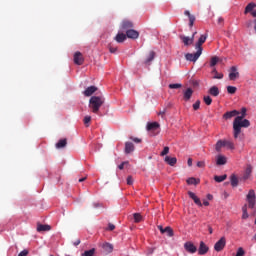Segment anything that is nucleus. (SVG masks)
Listing matches in <instances>:
<instances>
[{
	"label": "nucleus",
	"mask_w": 256,
	"mask_h": 256,
	"mask_svg": "<svg viewBox=\"0 0 256 256\" xmlns=\"http://www.w3.org/2000/svg\"><path fill=\"white\" fill-rule=\"evenodd\" d=\"M105 104V97L103 96H92L89 100V109L92 113H99V109Z\"/></svg>",
	"instance_id": "nucleus-1"
},
{
	"label": "nucleus",
	"mask_w": 256,
	"mask_h": 256,
	"mask_svg": "<svg viewBox=\"0 0 256 256\" xmlns=\"http://www.w3.org/2000/svg\"><path fill=\"white\" fill-rule=\"evenodd\" d=\"M251 126V122L249 120L244 119L243 121H240L236 124V122H233V131H234V139H237L239 135H241V128H247Z\"/></svg>",
	"instance_id": "nucleus-2"
},
{
	"label": "nucleus",
	"mask_w": 256,
	"mask_h": 256,
	"mask_svg": "<svg viewBox=\"0 0 256 256\" xmlns=\"http://www.w3.org/2000/svg\"><path fill=\"white\" fill-rule=\"evenodd\" d=\"M246 202L248 206V209H255L256 205V195L255 190L251 189L249 190L248 194L246 195Z\"/></svg>",
	"instance_id": "nucleus-3"
},
{
	"label": "nucleus",
	"mask_w": 256,
	"mask_h": 256,
	"mask_svg": "<svg viewBox=\"0 0 256 256\" xmlns=\"http://www.w3.org/2000/svg\"><path fill=\"white\" fill-rule=\"evenodd\" d=\"M226 245H227V240L225 239V237H221L219 241L215 243L214 250L219 253L223 251V249H225Z\"/></svg>",
	"instance_id": "nucleus-4"
},
{
	"label": "nucleus",
	"mask_w": 256,
	"mask_h": 256,
	"mask_svg": "<svg viewBox=\"0 0 256 256\" xmlns=\"http://www.w3.org/2000/svg\"><path fill=\"white\" fill-rule=\"evenodd\" d=\"M203 52H201L200 50H197L194 54L193 53H187L185 55V59L186 61H192L193 63H195L197 61V59H199V57H201Z\"/></svg>",
	"instance_id": "nucleus-5"
},
{
	"label": "nucleus",
	"mask_w": 256,
	"mask_h": 256,
	"mask_svg": "<svg viewBox=\"0 0 256 256\" xmlns=\"http://www.w3.org/2000/svg\"><path fill=\"white\" fill-rule=\"evenodd\" d=\"M252 173H253V166H251V164H248L246 166V169L244 170L243 176L240 178V181H248V179H251Z\"/></svg>",
	"instance_id": "nucleus-6"
},
{
	"label": "nucleus",
	"mask_w": 256,
	"mask_h": 256,
	"mask_svg": "<svg viewBox=\"0 0 256 256\" xmlns=\"http://www.w3.org/2000/svg\"><path fill=\"white\" fill-rule=\"evenodd\" d=\"M184 249L187 251V253H197V246H195V244H193L191 241H188L184 244Z\"/></svg>",
	"instance_id": "nucleus-7"
},
{
	"label": "nucleus",
	"mask_w": 256,
	"mask_h": 256,
	"mask_svg": "<svg viewBox=\"0 0 256 256\" xmlns=\"http://www.w3.org/2000/svg\"><path fill=\"white\" fill-rule=\"evenodd\" d=\"M206 41H207V35H206V34H205V35H201L200 38H199V40H198V42H197L196 45H195L196 51H199V50H200V52L203 53V47H202V45H203V43H205Z\"/></svg>",
	"instance_id": "nucleus-8"
},
{
	"label": "nucleus",
	"mask_w": 256,
	"mask_h": 256,
	"mask_svg": "<svg viewBox=\"0 0 256 256\" xmlns=\"http://www.w3.org/2000/svg\"><path fill=\"white\" fill-rule=\"evenodd\" d=\"M238 115H241V112L237 110L228 111L223 114V119H225V121H229V119H233V117H237Z\"/></svg>",
	"instance_id": "nucleus-9"
},
{
	"label": "nucleus",
	"mask_w": 256,
	"mask_h": 256,
	"mask_svg": "<svg viewBox=\"0 0 256 256\" xmlns=\"http://www.w3.org/2000/svg\"><path fill=\"white\" fill-rule=\"evenodd\" d=\"M74 63L75 65H83V63H85V58L81 52H75Z\"/></svg>",
	"instance_id": "nucleus-10"
},
{
	"label": "nucleus",
	"mask_w": 256,
	"mask_h": 256,
	"mask_svg": "<svg viewBox=\"0 0 256 256\" xmlns=\"http://www.w3.org/2000/svg\"><path fill=\"white\" fill-rule=\"evenodd\" d=\"M207 253H209V246L201 241L198 248V255H207Z\"/></svg>",
	"instance_id": "nucleus-11"
},
{
	"label": "nucleus",
	"mask_w": 256,
	"mask_h": 256,
	"mask_svg": "<svg viewBox=\"0 0 256 256\" xmlns=\"http://www.w3.org/2000/svg\"><path fill=\"white\" fill-rule=\"evenodd\" d=\"M120 29L121 31H129V29H133V22H131V20H123Z\"/></svg>",
	"instance_id": "nucleus-12"
},
{
	"label": "nucleus",
	"mask_w": 256,
	"mask_h": 256,
	"mask_svg": "<svg viewBox=\"0 0 256 256\" xmlns=\"http://www.w3.org/2000/svg\"><path fill=\"white\" fill-rule=\"evenodd\" d=\"M179 38L181 39L182 43L186 46L189 47V45H193L194 41L193 40V36L192 37H188L185 35H180Z\"/></svg>",
	"instance_id": "nucleus-13"
},
{
	"label": "nucleus",
	"mask_w": 256,
	"mask_h": 256,
	"mask_svg": "<svg viewBox=\"0 0 256 256\" xmlns=\"http://www.w3.org/2000/svg\"><path fill=\"white\" fill-rule=\"evenodd\" d=\"M229 79L230 81H235V79H239V72H237L236 66H232L230 68Z\"/></svg>",
	"instance_id": "nucleus-14"
},
{
	"label": "nucleus",
	"mask_w": 256,
	"mask_h": 256,
	"mask_svg": "<svg viewBox=\"0 0 256 256\" xmlns=\"http://www.w3.org/2000/svg\"><path fill=\"white\" fill-rule=\"evenodd\" d=\"M126 38L139 39V32L137 30L129 29L126 31Z\"/></svg>",
	"instance_id": "nucleus-15"
},
{
	"label": "nucleus",
	"mask_w": 256,
	"mask_h": 256,
	"mask_svg": "<svg viewBox=\"0 0 256 256\" xmlns=\"http://www.w3.org/2000/svg\"><path fill=\"white\" fill-rule=\"evenodd\" d=\"M98 90L97 86H89L88 88L85 89V91L83 92V95L85 97H91V95H93V93H95Z\"/></svg>",
	"instance_id": "nucleus-16"
},
{
	"label": "nucleus",
	"mask_w": 256,
	"mask_h": 256,
	"mask_svg": "<svg viewBox=\"0 0 256 256\" xmlns=\"http://www.w3.org/2000/svg\"><path fill=\"white\" fill-rule=\"evenodd\" d=\"M188 195H189L190 199H192L194 201V203L196 205H198V207H203V204L201 203V199H199V197H197V195L195 193L189 191Z\"/></svg>",
	"instance_id": "nucleus-17"
},
{
	"label": "nucleus",
	"mask_w": 256,
	"mask_h": 256,
	"mask_svg": "<svg viewBox=\"0 0 256 256\" xmlns=\"http://www.w3.org/2000/svg\"><path fill=\"white\" fill-rule=\"evenodd\" d=\"M124 151L126 155H129V153H133V151H135V145L133 144V142H126Z\"/></svg>",
	"instance_id": "nucleus-18"
},
{
	"label": "nucleus",
	"mask_w": 256,
	"mask_h": 256,
	"mask_svg": "<svg viewBox=\"0 0 256 256\" xmlns=\"http://www.w3.org/2000/svg\"><path fill=\"white\" fill-rule=\"evenodd\" d=\"M164 161H165V163L170 165V167H175V165H177V158H175V157L166 156L164 158Z\"/></svg>",
	"instance_id": "nucleus-19"
},
{
	"label": "nucleus",
	"mask_w": 256,
	"mask_h": 256,
	"mask_svg": "<svg viewBox=\"0 0 256 256\" xmlns=\"http://www.w3.org/2000/svg\"><path fill=\"white\" fill-rule=\"evenodd\" d=\"M184 15H186V17L189 18V27H193L195 23V15H192L191 12H189V10H185Z\"/></svg>",
	"instance_id": "nucleus-20"
},
{
	"label": "nucleus",
	"mask_w": 256,
	"mask_h": 256,
	"mask_svg": "<svg viewBox=\"0 0 256 256\" xmlns=\"http://www.w3.org/2000/svg\"><path fill=\"white\" fill-rule=\"evenodd\" d=\"M216 165H227V157L218 155L216 157Z\"/></svg>",
	"instance_id": "nucleus-21"
},
{
	"label": "nucleus",
	"mask_w": 256,
	"mask_h": 256,
	"mask_svg": "<svg viewBox=\"0 0 256 256\" xmlns=\"http://www.w3.org/2000/svg\"><path fill=\"white\" fill-rule=\"evenodd\" d=\"M159 127V122H151L147 124V131H157Z\"/></svg>",
	"instance_id": "nucleus-22"
},
{
	"label": "nucleus",
	"mask_w": 256,
	"mask_h": 256,
	"mask_svg": "<svg viewBox=\"0 0 256 256\" xmlns=\"http://www.w3.org/2000/svg\"><path fill=\"white\" fill-rule=\"evenodd\" d=\"M183 97H184V101H189L191 99V97H193V89L187 88L184 91Z\"/></svg>",
	"instance_id": "nucleus-23"
},
{
	"label": "nucleus",
	"mask_w": 256,
	"mask_h": 256,
	"mask_svg": "<svg viewBox=\"0 0 256 256\" xmlns=\"http://www.w3.org/2000/svg\"><path fill=\"white\" fill-rule=\"evenodd\" d=\"M102 249L104 253H113V244L106 242L102 245Z\"/></svg>",
	"instance_id": "nucleus-24"
},
{
	"label": "nucleus",
	"mask_w": 256,
	"mask_h": 256,
	"mask_svg": "<svg viewBox=\"0 0 256 256\" xmlns=\"http://www.w3.org/2000/svg\"><path fill=\"white\" fill-rule=\"evenodd\" d=\"M209 95H212V97H219V87L217 86H212L208 90Z\"/></svg>",
	"instance_id": "nucleus-25"
},
{
	"label": "nucleus",
	"mask_w": 256,
	"mask_h": 256,
	"mask_svg": "<svg viewBox=\"0 0 256 256\" xmlns=\"http://www.w3.org/2000/svg\"><path fill=\"white\" fill-rule=\"evenodd\" d=\"M127 39V34L118 33L115 37L117 43H123Z\"/></svg>",
	"instance_id": "nucleus-26"
},
{
	"label": "nucleus",
	"mask_w": 256,
	"mask_h": 256,
	"mask_svg": "<svg viewBox=\"0 0 256 256\" xmlns=\"http://www.w3.org/2000/svg\"><path fill=\"white\" fill-rule=\"evenodd\" d=\"M37 231L41 233V231H51V226L47 224H38Z\"/></svg>",
	"instance_id": "nucleus-27"
},
{
	"label": "nucleus",
	"mask_w": 256,
	"mask_h": 256,
	"mask_svg": "<svg viewBox=\"0 0 256 256\" xmlns=\"http://www.w3.org/2000/svg\"><path fill=\"white\" fill-rule=\"evenodd\" d=\"M223 147H225V140H218L215 145L217 153H221V149H223Z\"/></svg>",
	"instance_id": "nucleus-28"
},
{
	"label": "nucleus",
	"mask_w": 256,
	"mask_h": 256,
	"mask_svg": "<svg viewBox=\"0 0 256 256\" xmlns=\"http://www.w3.org/2000/svg\"><path fill=\"white\" fill-rule=\"evenodd\" d=\"M230 183L233 187H237L239 185V178H237V175L232 174L230 176Z\"/></svg>",
	"instance_id": "nucleus-29"
},
{
	"label": "nucleus",
	"mask_w": 256,
	"mask_h": 256,
	"mask_svg": "<svg viewBox=\"0 0 256 256\" xmlns=\"http://www.w3.org/2000/svg\"><path fill=\"white\" fill-rule=\"evenodd\" d=\"M65 147H67V139L66 138L59 140L58 143L56 144V149H63Z\"/></svg>",
	"instance_id": "nucleus-30"
},
{
	"label": "nucleus",
	"mask_w": 256,
	"mask_h": 256,
	"mask_svg": "<svg viewBox=\"0 0 256 256\" xmlns=\"http://www.w3.org/2000/svg\"><path fill=\"white\" fill-rule=\"evenodd\" d=\"M256 7V4L251 2L249 3L246 8H245V11H244V14L247 15V13H252L253 9H255Z\"/></svg>",
	"instance_id": "nucleus-31"
},
{
	"label": "nucleus",
	"mask_w": 256,
	"mask_h": 256,
	"mask_svg": "<svg viewBox=\"0 0 256 256\" xmlns=\"http://www.w3.org/2000/svg\"><path fill=\"white\" fill-rule=\"evenodd\" d=\"M186 183L188 185H199V183H201V180L191 177L186 180Z\"/></svg>",
	"instance_id": "nucleus-32"
},
{
	"label": "nucleus",
	"mask_w": 256,
	"mask_h": 256,
	"mask_svg": "<svg viewBox=\"0 0 256 256\" xmlns=\"http://www.w3.org/2000/svg\"><path fill=\"white\" fill-rule=\"evenodd\" d=\"M225 179H227V174H224L222 176H214V181H216V183H223Z\"/></svg>",
	"instance_id": "nucleus-33"
},
{
	"label": "nucleus",
	"mask_w": 256,
	"mask_h": 256,
	"mask_svg": "<svg viewBox=\"0 0 256 256\" xmlns=\"http://www.w3.org/2000/svg\"><path fill=\"white\" fill-rule=\"evenodd\" d=\"M242 219H249V213L247 212V204L242 207Z\"/></svg>",
	"instance_id": "nucleus-34"
},
{
	"label": "nucleus",
	"mask_w": 256,
	"mask_h": 256,
	"mask_svg": "<svg viewBox=\"0 0 256 256\" xmlns=\"http://www.w3.org/2000/svg\"><path fill=\"white\" fill-rule=\"evenodd\" d=\"M153 59H155V52H154V51H151V52L149 53L148 58H147L146 61H145V64H146V65H149V63H151V61H153Z\"/></svg>",
	"instance_id": "nucleus-35"
},
{
	"label": "nucleus",
	"mask_w": 256,
	"mask_h": 256,
	"mask_svg": "<svg viewBox=\"0 0 256 256\" xmlns=\"http://www.w3.org/2000/svg\"><path fill=\"white\" fill-rule=\"evenodd\" d=\"M133 217H134V222L136 223H141V221H143V216H141L140 213H134Z\"/></svg>",
	"instance_id": "nucleus-36"
},
{
	"label": "nucleus",
	"mask_w": 256,
	"mask_h": 256,
	"mask_svg": "<svg viewBox=\"0 0 256 256\" xmlns=\"http://www.w3.org/2000/svg\"><path fill=\"white\" fill-rule=\"evenodd\" d=\"M219 63V57L213 56L210 60V67H215Z\"/></svg>",
	"instance_id": "nucleus-37"
},
{
	"label": "nucleus",
	"mask_w": 256,
	"mask_h": 256,
	"mask_svg": "<svg viewBox=\"0 0 256 256\" xmlns=\"http://www.w3.org/2000/svg\"><path fill=\"white\" fill-rule=\"evenodd\" d=\"M224 147H228V149H235V144L229 140H224Z\"/></svg>",
	"instance_id": "nucleus-38"
},
{
	"label": "nucleus",
	"mask_w": 256,
	"mask_h": 256,
	"mask_svg": "<svg viewBox=\"0 0 256 256\" xmlns=\"http://www.w3.org/2000/svg\"><path fill=\"white\" fill-rule=\"evenodd\" d=\"M95 255V248H92L90 250H86L84 253H82L81 256H93Z\"/></svg>",
	"instance_id": "nucleus-39"
},
{
	"label": "nucleus",
	"mask_w": 256,
	"mask_h": 256,
	"mask_svg": "<svg viewBox=\"0 0 256 256\" xmlns=\"http://www.w3.org/2000/svg\"><path fill=\"white\" fill-rule=\"evenodd\" d=\"M164 233H167L168 237H173V228H171L170 226L165 227Z\"/></svg>",
	"instance_id": "nucleus-40"
},
{
	"label": "nucleus",
	"mask_w": 256,
	"mask_h": 256,
	"mask_svg": "<svg viewBox=\"0 0 256 256\" xmlns=\"http://www.w3.org/2000/svg\"><path fill=\"white\" fill-rule=\"evenodd\" d=\"M227 91L230 95H235V93H237V87L235 86H228L227 87Z\"/></svg>",
	"instance_id": "nucleus-41"
},
{
	"label": "nucleus",
	"mask_w": 256,
	"mask_h": 256,
	"mask_svg": "<svg viewBox=\"0 0 256 256\" xmlns=\"http://www.w3.org/2000/svg\"><path fill=\"white\" fill-rule=\"evenodd\" d=\"M108 49H109L110 53H117V46L115 44H113V43H110L108 45Z\"/></svg>",
	"instance_id": "nucleus-42"
},
{
	"label": "nucleus",
	"mask_w": 256,
	"mask_h": 256,
	"mask_svg": "<svg viewBox=\"0 0 256 256\" xmlns=\"http://www.w3.org/2000/svg\"><path fill=\"white\" fill-rule=\"evenodd\" d=\"M203 101L205 105H211V103H213V99L211 98V96H204Z\"/></svg>",
	"instance_id": "nucleus-43"
},
{
	"label": "nucleus",
	"mask_w": 256,
	"mask_h": 256,
	"mask_svg": "<svg viewBox=\"0 0 256 256\" xmlns=\"http://www.w3.org/2000/svg\"><path fill=\"white\" fill-rule=\"evenodd\" d=\"M246 116H243V114H241L240 116H236L233 123H236V125L241 122V121H245V119H243Z\"/></svg>",
	"instance_id": "nucleus-44"
},
{
	"label": "nucleus",
	"mask_w": 256,
	"mask_h": 256,
	"mask_svg": "<svg viewBox=\"0 0 256 256\" xmlns=\"http://www.w3.org/2000/svg\"><path fill=\"white\" fill-rule=\"evenodd\" d=\"M246 116H243V114H241L240 116H236L233 123H236V125L241 122V121H245V119H243Z\"/></svg>",
	"instance_id": "nucleus-45"
},
{
	"label": "nucleus",
	"mask_w": 256,
	"mask_h": 256,
	"mask_svg": "<svg viewBox=\"0 0 256 256\" xmlns=\"http://www.w3.org/2000/svg\"><path fill=\"white\" fill-rule=\"evenodd\" d=\"M236 256H245V250L243 247H239L236 252Z\"/></svg>",
	"instance_id": "nucleus-46"
},
{
	"label": "nucleus",
	"mask_w": 256,
	"mask_h": 256,
	"mask_svg": "<svg viewBox=\"0 0 256 256\" xmlns=\"http://www.w3.org/2000/svg\"><path fill=\"white\" fill-rule=\"evenodd\" d=\"M199 107H201V100H197V101L193 104V109H194V111L199 110Z\"/></svg>",
	"instance_id": "nucleus-47"
},
{
	"label": "nucleus",
	"mask_w": 256,
	"mask_h": 256,
	"mask_svg": "<svg viewBox=\"0 0 256 256\" xmlns=\"http://www.w3.org/2000/svg\"><path fill=\"white\" fill-rule=\"evenodd\" d=\"M182 85L179 83L169 84V89H181Z\"/></svg>",
	"instance_id": "nucleus-48"
},
{
	"label": "nucleus",
	"mask_w": 256,
	"mask_h": 256,
	"mask_svg": "<svg viewBox=\"0 0 256 256\" xmlns=\"http://www.w3.org/2000/svg\"><path fill=\"white\" fill-rule=\"evenodd\" d=\"M169 153V146H165L163 151L160 153L161 157H165Z\"/></svg>",
	"instance_id": "nucleus-49"
},
{
	"label": "nucleus",
	"mask_w": 256,
	"mask_h": 256,
	"mask_svg": "<svg viewBox=\"0 0 256 256\" xmlns=\"http://www.w3.org/2000/svg\"><path fill=\"white\" fill-rule=\"evenodd\" d=\"M89 123H91V116H85L84 125H86V127H89Z\"/></svg>",
	"instance_id": "nucleus-50"
},
{
	"label": "nucleus",
	"mask_w": 256,
	"mask_h": 256,
	"mask_svg": "<svg viewBox=\"0 0 256 256\" xmlns=\"http://www.w3.org/2000/svg\"><path fill=\"white\" fill-rule=\"evenodd\" d=\"M165 113H167V108H163V110H160L158 112V115H160L162 119H165Z\"/></svg>",
	"instance_id": "nucleus-51"
},
{
	"label": "nucleus",
	"mask_w": 256,
	"mask_h": 256,
	"mask_svg": "<svg viewBox=\"0 0 256 256\" xmlns=\"http://www.w3.org/2000/svg\"><path fill=\"white\" fill-rule=\"evenodd\" d=\"M213 79H223V73L216 72Z\"/></svg>",
	"instance_id": "nucleus-52"
},
{
	"label": "nucleus",
	"mask_w": 256,
	"mask_h": 256,
	"mask_svg": "<svg viewBox=\"0 0 256 256\" xmlns=\"http://www.w3.org/2000/svg\"><path fill=\"white\" fill-rule=\"evenodd\" d=\"M125 165H129V162H128V161L122 162V163L118 166V169H120V170L125 169Z\"/></svg>",
	"instance_id": "nucleus-53"
},
{
	"label": "nucleus",
	"mask_w": 256,
	"mask_h": 256,
	"mask_svg": "<svg viewBox=\"0 0 256 256\" xmlns=\"http://www.w3.org/2000/svg\"><path fill=\"white\" fill-rule=\"evenodd\" d=\"M27 255H29V251H27V250H23V251H21V252L18 254V256H27Z\"/></svg>",
	"instance_id": "nucleus-54"
},
{
	"label": "nucleus",
	"mask_w": 256,
	"mask_h": 256,
	"mask_svg": "<svg viewBox=\"0 0 256 256\" xmlns=\"http://www.w3.org/2000/svg\"><path fill=\"white\" fill-rule=\"evenodd\" d=\"M240 114L243 116H247V108H245V107L241 108Z\"/></svg>",
	"instance_id": "nucleus-55"
},
{
	"label": "nucleus",
	"mask_w": 256,
	"mask_h": 256,
	"mask_svg": "<svg viewBox=\"0 0 256 256\" xmlns=\"http://www.w3.org/2000/svg\"><path fill=\"white\" fill-rule=\"evenodd\" d=\"M114 229H115V225L112 224V223H109L108 224V231H114Z\"/></svg>",
	"instance_id": "nucleus-56"
},
{
	"label": "nucleus",
	"mask_w": 256,
	"mask_h": 256,
	"mask_svg": "<svg viewBox=\"0 0 256 256\" xmlns=\"http://www.w3.org/2000/svg\"><path fill=\"white\" fill-rule=\"evenodd\" d=\"M197 167H200V168L205 167V162L204 161L197 162Z\"/></svg>",
	"instance_id": "nucleus-57"
},
{
	"label": "nucleus",
	"mask_w": 256,
	"mask_h": 256,
	"mask_svg": "<svg viewBox=\"0 0 256 256\" xmlns=\"http://www.w3.org/2000/svg\"><path fill=\"white\" fill-rule=\"evenodd\" d=\"M133 183V177L128 176L127 178V185H131Z\"/></svg>",
	"instance_id": "nucleus-58"
},
{
	"label": "nucleus",
	"mask_w": 256,
	"mask_h": 256,
	"mask_svg": "<svg viewBox=\"0 0 256 256\" xmlns=\"http://www.w3.org/2000/svg\"><path fill=\"white\" fill-rule=\"evenodd\" d=\"M130 139H131L132 141H134V143H141V139H139V138L130 137Z\"/></svg>",
	"instance_id": "nucleus-59"
},
{
	"label": "nucleus",
	"mask_w": 256,
	"mask_h": 256,
	"mask_svg": "<svg viewBox=\"0 0 256 256\" xmlns=\"http://www.w3.org/2000/svg\"><path fill=\"white\" fill-rule=\"evenodd\" d=\"M158 229H159V231H160V233H165V228H163V226H158Z\"/></svg>",
	"instance_id": "nucleus-60"
},
{
	"label": "nucleus",
	"mask_w": 256,
	"mask_h": 256,
	"mask_svg": "<svg viewBox=\"0 0 256 256\" xmlns=\"http://www.w3.org/2000/svg\"><path fill=\"white\" fill-rule=\"evenodd\" d=\"M187 163L188 167H191L193 165V159L189 158Z\"/></svg>",
	"instance_id": "nucleus-61"
},
{
	"label": "nucleus",
	"mask_w": 256,
	"mask_h": 256,
	"mask_svg": "<svg viewBox=\"0 0 256 256\" xmlns=\"http://www.w3.org/2000/svg\"><path fill=\"white\" fill-rule=\"evenodd\" d=\"M203 205H204L205 207H209V201L204 200V201H203Z\"/></svg>",
	"instance_id": "nucleus-62"
},
{
	"label": "nucleus",
	"mask_w": 256,
	"mask_h": 256,
	"mask_svg": "<svg viewBox=\"0 0 256 256\" xmlns=\"http://www.w3.org/2000/svg\"><path fill=\"white\" fill-rule=\"evenodd\" d=\"M251 15H252V17H256V10H252Z\"/></svg>",
	"instance_id": "nucleus-63"
},
{
	"label": "nucleus",
	"mask_w": 256,
	"mask_h": 256,
	"mask_svg": "<svg viewBox=\"0 0 256 256\" xmlns=\"http://www.w3.org/2000/svg\"><path fill=\"white\" fill-rule=\"evenodd\" d=\"M207 199H209V200L211 201V199H213V195L208 194V195H207Z\"/></svg>",
	"instance_id": "nucleus-64"
}]
</instances>
